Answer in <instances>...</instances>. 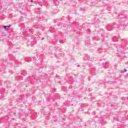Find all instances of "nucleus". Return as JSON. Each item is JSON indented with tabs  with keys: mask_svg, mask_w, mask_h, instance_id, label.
Returning a JSON list of instances; mask_svg holds the SVG:
<instances>
[{
	"mask_svg": "<svg viewBox=\"0 0 128 128\" xmlns=\"http://www.w3.org/2000/svg\"><path fill=\"white\" fill-rule=\"evenodd\" d=\"M118 20H120V25L121 26H124V22H125L126 21V18L124 17H120L118 18Z\"/></svg>",
	"mask_w": 128,
	"mask_h": 128,
	"instance_id": "3",
	"label": "nucleus"
},
{
	"mask_svg": "<svg viewBox=\"0 0 128 128\" xmlns=\"http://www.w3.org/2000/svg\"><path fill=\"white\" fill-rule=\"evenodd\" d=\"M84 60H88V56H85L84 57Z\"/></svg>",
	"mask_w": 128,
	"mask_h": 128,
	"instance_id": "12",
	"label": "nucleus"
},
{
	"mask_svg": "<svg viewBox=\"0 0 128 128\" xmlns=\"http://www.w3.org/2000/svg\"><path fill=\"white\" fill-rule=\"evenodd\" d=\"M10 25L3 26V28H4V30H8V28H10Z\"/></svg>",
	"mask_w": 128,
	"mask_h": 128,
	"instance_id": "6",
	"label": "nucleus"
},
{
	"mask_svg": "<svg viewBox=\"0 0 128 128\" xmlns=\"http://www.w3.org/2000/svg\"><path fill=\"white\" fill-rule=\"evenodd\" d=\"M118 37H117L116 36H114L113 37L112 39V42H118Z\"/></svg>",
	"mask_w": 128,
	"mask_h": 128,
	"instance_id": "4",
	"label": "nucleus"
},
{
	"mask_svg": "<svg viewBox=\"0 0 128 128\" xmlns=\"http://www.w3.org/2000/svg\"><path fill=\"white\" fill-rule=\"evenodd\" d=\"M42 40H44V38H42Z\"/></svg>",
	"mask_w": 128,
	"mask_h": 128,
	"instance_id": "18",
	"label": "nucleus"
},
{
	"mask_svg": "<svg viewBox=\"0 0 128 128\" xmlns=\"http://www.w3.org/2000/svg\"><path fill=\"white\" fill-rule=\"evenodd\" d=\"M106 66H108V65H105V68H106Z\"/></svg>",
	"mask_w": 128,
	"mask_h": 128,
	"instance_id": "17",
	"label": "nucleus"
},
{
	"mask_svg": "<svg viewBox=\"0 0 128 128\" xmlns=\"http://www.w3.org/2000/svg\"><path fill=\"white\" fill-rule=\"evenodd\" d=\"M22 74H23V76H26V72L24 70H23L22 72Z\"/></svg>",
	"mask_w": 128,
	"mask_h": 128,
	"instance_id": "7",
	"label": "nucleus"
},
{
	"mask_svg": "<svg viewBox=\"0 0 128 128\" xmlns=\"http://www.w3.org/2000/svg\"><path fill=\"white\" fill-rule=\"evenodd\" d=\"M54 4H58V0H54Z\"/></svg>",
	"mask_w": 128,
	"mask_h": 128,
	"instance_id": "8",
	"label": "nucleus"
},
{
	"mask_svg": "<svg viewBox=\"0 0 128 128\" xmlns=\"http://www.w3.org/2000/svg\"><path fill=\"white\" fill-rule=\"evenodd\" d=\"M82 10V8H81V10Z\"/></svg>",
	"mask_w": 128,
	"mask_h": 128,
	"instance_id": "20",
	"label": "nucleus"
},
{
	"mask_svg": "<svg viewBox=\"0 0 128 128\" xmlns=\"http://www.w3.org/2000/svg\"><path fill=\"white\" fill-rule=\"evenodd\" d=\"M31 2H34V1L32 0H30Z\"/></svg>",
	"mask_w": 128,
	"mask_h": 128,
	"instance_id": "14",
	"label": "nucleus"
},
{
	"mask_svg": "<svg viewBox=\"0 0 128 128\" xmlns=\"http://www.w3.org/2000/svg\"><path fill=\"white\" fill-rule=\"evenodd\" d=\"M126 72V70L124 69V70H121V73L124 74V72Z\"/></svg>",
	"mask_w": 128,
	"mask_h": 128,
	"instance_id": "9",
	"label": "nucleus"
},
{
	"mask_svg": "<svg viewBox=\"0 0 128 128\" xmlns=\"http://www.w3.org/2000/svg\"><path fill=\"white\" fill-rule=\"evenodd\" d=\"M78 66H80V65H78Z\"/></svg>",
	"mask_w": 128,
	"mask_h": 128,
	"instance_id": "21",
	"label": "nucleus"
},
{
	"mask_svg": "<svg viewBox=\"0 0 128 128\" xmlns=\"http://www.w3.org/2000/svg\"><path fill=\"white\" fill-rule=\"evenodd\" d=\"M34 46V44H32V46Z\"/></svg>",
	"mask_w": 128,
	"mask_h": 128,
	"instance_id": "15",
	"label": "nucleus"
},
{
	"mask_svg": "<svg viewBox=\"0 0 128 128\" xmlns=\"http://www.w3.org/2000/svg\"><path fill=\"white\" fill-rule=\"evenodd\" d=\"M46 52H49V54H50V52H51L50 50H46Z\"/></svg>",
	"mask_w": 128,
	"mask_h": 128,
	"instance_id": "11",
	"label": "nucleus"
},
{
	"mask_svg": "<svg viewBox=\"0 0 128 128\" xmlns=\"http://www.w3.org/2000/svg\"><path fill=\"white\" fill-rule=\"evenodd\" d=\"M102 64H104V63H103Z\"/></svg>",
	"mask_w": 128,
	"mask_h": 128,
	"instance_id": "19",
	"label": "nucleus"
},
{
	"mask_svg": "<svg viewBox=\"0 0 128 128\" xmlns=\"http://www.w3.org/2000/svg\"><path fill=\"white\" fill-rule=\"evenodd\" d=\"M90 32V30H88V31H87V32Z\"/></svg>",
	"mask_w": 128,
	"mask_h": 128,
	"instance_id": "13",
	"label": "nucleus"
},
{
	"mask_svg": "<svg viewBox=\"0 0 128 128\" xmlns=\"http://www.w3.org/2000/svg\"><path fill=\"white\" fill-rule=\"evenodd\" d=\"M127 44H128V42L126 39H123L122 44L116 46L118 52H124V50H126Z\"/></svg>",
	"mask_w": 128,
	"mask_h": 128,
	"instance_id": "1",
	"label": "nucleus"
},
{
	"mask_svg": "<svg viewBox=\"0 0 128 128\" xmlns=\"http://www.w3.org/2000/svg\"><path fill=\"white\" fill-rule=\"evenodd\" d=\"M124 98H122V100H124Z\"/></svg>",
	"mask_w": 128,
	"mask_h": 128,
	"instance_id": "16",
	"label": "nucleus"
},
{
	"mask_svg": "<svg viewBox=\"0 0 128 128\" xmlns=\"http://www.w3.org/2000/svg\"><path fill=\"white\" fill-rule=\"evenodd\" d=\"M25 60L27 62H32V58L28 57L25 59Z\"/></svg>",
	"mask_w": 128,
	"mask_h": 128,
	"instance_id": "5",
	"label": "nucleus"
},
{
	"mask_svg": "<svg viewBox=\"0 0 128 128\" xmlns=\"http://www.w3.org/2000/svg\"><path fill=\"white\" fill-rule=\"evenodd\" d=\"M64 42H66V40H61L60 41V44H64Z\"/></svg>",
	"mask_w": 128,
	"mask_h": 128,
	"instance_id": "10",
	"label": "nucleus"
},
{
	"mask_svg": "<svg viewBox=\"0 0 128 128\" xmlns=\"http://www.w3.org/2000/svg\"><path fill=\"white\" fill-rule=\"evenodd\" d=\"M120 28V25L116 23L108 24L107 26V30L110 32V30H112L114 28Z\"/></svg>",
	"mask_w": 128,
	"mask_h": 128,
	"instance_id": "2",
	"label": "nucleus"
}]
</instances>
